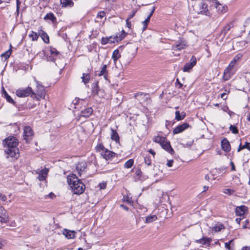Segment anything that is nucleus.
Here are the masks:
<instances>
[{"instance_id":"nucleus-33","label":"nucleus","mask_w":250,"mask_h":250,"mask_svg":"<svg viewBox=\"0 0 250 250\" xmlns=\"http://www.w3.org/2000/svg\"><path fill=\"white\" fill-rule=\"evenodd\" d=\"M166 139V137L157 136L154 137V141L157 143H159L160 145H161L163 142L165 141Z\"/></svg>"},{"instance_id":"nucleus-30","label":"nucleus","mask_w":250,"mask_h":250,"mask_svg":"<svg viewBox=\"0 0 250 250\" xmlns=\"http://www.w3.org/2000/svg\"><path fill=\"white\" fill-rule=\"evenodd\" d=\"M99 91L98 83L96 82L92 85V94L94 95H97Z\"/></svg>"},{"instance_id":"nucleus-31","label":"nucleus","mask_w":250,"mask_h":250,"mask_svg":"<svg viewBox=\"0 0 250 250\" xmlns=\"http://www.w3.org/2000/svg\"><path fill=\"white\" fill-rule=\"evenodd\" d=\"M82 79V82L85 84H86L89 82L90 76L89 73H83V76L81 77Z\"/></svg>"},{"instance_id":"nucleus-42","label":"nucleus","mask_w":250,"mask_h":250,"mask_svg":"<svg viewBox=\"0 0 250 250\" xmlns=\"http://www.w3.org/2000/svg\"><path fill=\"white\" fill-rule=\"evenodd\" d=\"M133 160L132 159H129L127 161H126L125 165L124 167L125 168H130L133 164Z\"/></svg>"},{"instance_id":"nucleus-52","label":"nucleus","mask_w":250,"mask_h":250,"mask_svg":"<svg viewBox=\"0 0 250 250\" xmlns=\"http://www.w3.org/2000/svg\"><path fill=\"white\" fill-rule=\"evenodd\" d=\"M193 143V141H190L188 142H187L186 144H183L184 147H190L192 146Z\"/></svg>"},{"instance_id":"nucleus-46","label":"nucleus","mask_w":250,"mask_h":250,"mask_svg":"<svg viewBox=\"0 0 250 250\" xmlns=\"http://www.w3.org/2000/svg\"><path fill=\"white\" fill-rule=\"evenodd\" d=\"M234 192V190L230 188H225L223 189V192L228 195H231Z\"/></svg>"},{"instance_id":"nucleus-53","label":"nucleus","mask_w":250,"mask_h":250,"mask_svg":"<svg viewBox=\"0 0 250 250\" xmlns=\"http://www.w3.org/2000/svg\"><path fill=\"white\" fill-rule=\"evenodd\" d=\"M99 187L101 189H104L106 187V183L105 182L101 183L99 184Z\"/></svg>"},{"instance_id":"nucleus-3","label":"nucleus","mask_w":250,"mask_h":250,"mask_svg":"<svg viewBox=\"0 0 250 250\" xmlns=\"http://www.w3.org/2000/svg\"><path fill=\"white\" fill-rule=\"evenodd\" d=\"M193 10L198 14L210 16V13L208 9V5L204 0H191Z\"/></svg>"},{"instance_id":"nucleus-49","label":"nucleus","mask_w":250,"mask_h":250,"mask_svg":"<svg viewBox=\"0 0 250 250\" xmlns=\"http://www.w3.org/2000/svg\"><path fill=\"white\" fill-rule=\"evenodd\" d=\"M105 15V13L104 11H100L97 14V18H100V19H102L104 17Z\"/></svg>"},{"instance_id":"nucleus-25","label":"nucleus","mask_w":250,"mask_h":250,"mask_svg":"<svg viewBox=\"0 0 250 250\" xmlns=\"http://www.w3.org/2000/svg\"><path fill=\"white\" fill-rule=\"evenodd\" d=\"M60 3L62 7H72L74 5V2L72 0H60Z\"/></svg>"},{"instance_id":"nucleus-10","label":"nucleus","mask_w":250,"mask_h":250,"mask_svg":"<svg viewBox=\"0 0 250 250\" xmlns=\"http://www.w3.org/2000/svg\"><path fill=\"white\" fill-rule=\"evenodd\" d=\"M0 219L1 223H7L9 220L7 212L2 206H0Z\"/></svg>"},{"instance_id":"nucleus-58","label":"nucleus","mask_w":250,"mask_h":250,"mask_svg":"<svg viewBox=\"0 0 250 250\" xmlns=\"http://www.w3.org/2000/svg\"><path fill=\"white\" fill-rule=\"evenodd\" d=\"M129 18H127V20H126V25H127V26L128 27V28H130L131 27V22L129 21Z\"/></svg>"},{"instance_id":"nucleus-5","label":"nucleus","mask_w":250,"mask_h":250,"mask_svg":"<svg viewBox=\"0 0 250 250\" xmlns=\"http://www.w3.org/2000/svg\"><path fill=\"white\" fill-rule=\"evenodd\" d=\"M125 37V32L123 31L122 34L118 37L117 35L111 36L109 37H103L101 40V43L105 45L107 43H113L121 41Z\"/></svg>"},{"instance_id":"nucleus-60","label":"nucleus","mask_w":250,"mask_h":250,"mask_svg":"<svg viewBox=\"0 0 250 250\" xmlns=\"http://www.w3.org/2000/svg\"><path fill=\"white\" fill-rule=\"evenodd\" d=\"M230 164L231 166V170H232V171L235 170V166H234V163L232 162H231Z\"/></svg>"},{"instance_id":"nucleus-8","label":"nucleus","mask_w":250,"mask_h":250,"mask_svg":"<svg viewBox=\"0 0 250 250\" xmlns=\"http://www.w3.org/2000/svg\"><path fill=\"white\" fill-rule=\"evenodd\" d=\"M187 46L186 42L183 39H180L172 45V49L175 51L181 50L185 49Z\"/></svg>"},{"instance_id":"nucleus-19","label":"nucleus","mask_w":250,"mask_h":250,"mask_svg":"<svg viewBox=\"0 0 250 250\" xmlns=\"http://www.w3.org/2000/svg\"><path fill=\"white\" fill-rule=\"evenodd\" d=\"M221 146L222 149L226 152H229L230 150L229 143L226 139H224L222 141Z\"/></svg>"},{"instance_id":"nucleus-6","label":"nucleus","mask_w":250,"mask_h":250,"mask_svg":"<svg viewBox=\"0 0 250 250\" xmlns=\"http://www.w3.org/2000/svg\"><path fill=\"white\" fill-rule=\"evenodd\" d=\"M16 95L19 97H25L29 96L33 97V94H34V91L32 88L28 86L25 88H20L16 91Z\"/></svg>"},{"instance_id":"nucleus-21","label":"nucleus","mask_w":250,"mask_h":250,"mask_svg":"<svg viewBox=\"0 0 250 250\" xmlns=\"http://www.w3.org/2000/svg\"><path fill=\"white\" fill-rule=\"evenodd\" d=\"M233 22H230L227 25H226L222 30L221 35L223 37H225L228 32L233 27Z\"/></svg>"},{"instance_id":"nucleus-39","label":"nucleus","mask_w":250,"mask_h":250,"mask_svg":"<svg viewBox=\"0 0 250 250\" xmlns=\"http://www.w3.org/2000/svg\"><path fill=\"white\" fill-rule=\"evenodd\" d=\"M39 35L36 32L32 31L29 34V37L32 39L33 41H36L38 40Z\"/></svg>"},{"instance_id":"nucleus-59","label":"nucleus","mask_w":250,"mask_h":250,"mask_svg":"<svg viewBox=\"0 0 250 250\" xmlns=\"http://www.w3.org/2000/svg\"><path fill=\"white\" fill-rule=\"evenodd\" d=\"M176 83H178L179 84V88H181L182 86H183V84H182L179 81V79H176Z\"/></svg>"},{"instance_id":"nucleus-7","label":"nucleus","mask_w":250,"mask_h":250,"mask_svg":"<svg viewBox=\"0 0 250 250\" xmlns=\"http://www.w3.org/2000/svg\"><path fill=\"white\" fill-rule=\"evenodd\" d=\"M145 116L143 117L142 122L143 125H144L146 128H148L150 127L152 125V118L151 116L150 112L148 110L147 108L145 109Z\"/></svg>"},{"instance_id":"nucleus-20","label":"nucleus","mask_w":250,"mask_h":250,"mask_svg":"<svg viewBox=\"0 0 250 250\" xmlns=\"http://www.w3.org/2000/svg\"><path fill=\"white\" fill-rule=\"evenodd\" d=\"M93 109L91 107H88L82 110L80 116L85 118L89 117L93 113Z\"/></svg>"},{"instance_id":"nucleus-55","label":"nucleus","mask_w":250,"mask_h":250,"mask_svg":"<svg viewBox=\"0 0 250 250\" xmlns=\"http://www.w3.org/2000/svg\"><path fill=\"white\" fill-rule=\"evenodd\" d=\"M173 160H169L167 161V165L168 167H172V166L173 165Z\"/></svg>"},{"instance_id":"nucleus-35","label":"nucleus","mask_w":250,"mask_h":250,"mask_svg":"<svg viewBox=\"0 0 250 250\" xmlns=\"http://www.w3.org/2000/svg\"><path fill=\"white\" fill-rule=\"evenodd\" d=\"M121 57L119 51L118 49L115 50L112 54V58L114 62H116Z\"/></svg>"},{"instance_id":"nucleus-63","label":"nucleus","mask_w":250,"mask_h":250,"mask_svg":"<svg viewBox=\"0 0 250 250\" xmlns=\"http://www.w3.org/2000/svg\"><path fill=\"white\" fill-rule=\"evenodd\" d=\"M241 220H242V219L241 218H237L235 219V221L237 223H238V224H240V223Z\"/></svg>"},{"instance_id":"nucleus-17","label":"nucleus","mask_w":250,"mask_h":250,"mask_svg":"<svg viewBox=\"0 0 250 250\" xmlns=\"http://www.w3.org/2000/svg\"><path fill=\"white\" fill-rule=\"evenodd\" d=\"M86 167V163L84 162H80L77 165L76 170L80 176L82 175V172L85 169Z\"/></svg>"},{"instance_id":"nucleus-62","label":"nucleus","mask_w":250,"mask_h":250,"mask_svg":"<svg viewBox=\"0 0 250 250\" xmlns=\"http://www.w3.org/2000/svg\"><path fill=\"white\" fill-rule=\"evenodd\" d=\"M244 149V148H242V146L241 143L240 144L239 146L237 149V152L240 151L242 149Z\"/></svg>"},{"instance_id":"nucleus-13","label":"nucleus","mask_w":250,"mask_h":250,"mask_svg":"<svg viewBox=\"0 0 250 250\" xmlns=\"http://www.w3.org/2000/svg\"><path fill=\"white\" fill-rule=\"evenodd\" d=\"M149 13L148 16H147L146 19L142 22L143 24V30H145L146 28L147 24L149 22L150 19L155 11V7L151 6L150 7H149Z\"/></svg>"},{"instance_id":"nucleus-1","label":"nucleus","mask_w":250,"mask_h":250,"mask_svg":"<svg viewBox=\"0 0 250 250\" xmlns=\"http://www.w3.org/2000/svg\"><path fill=\"white\" fill-rule=\"evenodd\" d=\"M18 140L15 137H8L3 141V145L6 148L5 152L7 157L17 158L19 155V150L17 147Z\"/></svg>"},{"instance_id":"nucleus-28","label":"nucleus","mask_w":250,"mask_h":250,"mask_svg":"<svg viewBox=\"0 0 250 250\" xmlns=\"http://www.w3.org/2000/svg\"><path fill=\"white\" fill-rule=\"evenodd\" d=\"M63 234L68 239L73 238L75 236V231H71V230L65 229L64 231L63 232Z\"/></svg>"},{"instance_id":"nucleus-51","label":"nucleus","mask_w":250,"mask_h":250,"mask_svg":"<svg viewBox=\"0 0 250 250\" xmlns=\"http://www.w3.org/2000/svg\"><path fill=\"white\" fill-rule=\"evenodd\" d=\"M250 143L248 142H245V144L244 145L242 146V148H247L248 150H250Z\"/></svg>"},{"instance_id":"nucleus-15","label":"nucleus","mask_w":250,"mask_h":250,"mask_svg":"<svg viewBox=\"0 0 250 250\" xmlns=\"http://www.w3.org/2000/svg\"><path fill=\"white\" fill-rule=\"evenodd\" d=\"M189 126V125L188 123H184L180 125H179L175 127L173 130V132L174 134H178L183 132L186 129L188 128Z\"/></svg>"},{"instance_id":"nucleus-64","label":"nucleus","mask_w":250,"mask_h":250,"mask_svg":"<svg viewBox=\"0 0 250 250\" xmlns=\"http://www.w3.org/2000/svg\"><path fill=\"white\" fill-rule=\"evenodd\" d=\"M226 94L225 93H222L221 94V97L222 98H223V99H226Z\"/></svg>"},{"instance_id":"nucleus-37","label":"nucleus","mask_w":250,"mask_h":250,"mask_svg":"<svg viewBox=\"0 0 250 250\" xmlns=\"http://www.w3.org/2000/svg\"><path fill=\"white\" fill-rule=\"evenodd\" d=\"M144 104L145 105H148L150 103L151 100L150 95L148 94L145 93L144 95Z\"/></svg>"},{"instance_id":"nucleus-23","label":"nucleus","mask_w":250,"mask_h":250,"mask_svg":"<svg viewBox=\"0 0 250 250\" xmlns=\"http://www.w3.org/2000/svg\"><path fill=\"white\" fill-rule=\"evenodd\" d=\"M216 8L219 13L223 14L227 12V6L220 3L219 2H216Z\"/></svg>"},{"instance_id":"nucleus-34","label":"nucleus","mask_w":250,"mask_h":250,"mask_svg":"<svg viewBox=\"0 0 250 250\" xmlns=\"http://www.w3.org/2000/svg\"><path fill=\"white\" fill-rule=\"evenodd\" d=\"M157 219V217L155 215H149L146 218L145 222L146 223H150L156 220Z\"/></svg>"},{"instance_id":"nucleus-11","label":"nucleus","mask_w":250,"mask_h":250,"mask_svg":"<svg viewBox=\"0 0 250 250\" xmlns=\"http://www.w3.org/2000/svg\"><path fill=\"white\" fill-rule=\"evenodd\" d=\"M233 67V64L229 63V66L225 69L223 77L225 81L228 80L230 78V75L233 73L232 70Z\"/></svg>"},{"instance_id":"nucleus-45","label":"nucleus","mask_w":250,"mask_h":250,"mask_svg":"<svg viewBox=\"0 0 250 250\" xmlns=\"http://www.w3.org/2000/svg\"><path fill=\"white\" fill-rule=\"evenodd\" d=\"M185 117V115H183V116L180 115V111H176L175 112V119L177 121H180L182 119H183Z\"/></svg>"},{"instance_id":"nucleus-26","label":"nucleus","mask_w":250,"mask_h":250,"mask_svg":"<svg viewBox=\"0 0 250 250\" xmlns=\"http://www.w3.org/2000/svg\"><path fill=\"white\" fill-rule=\"evenodd\" d=\"M39 35L41 36L43 42L46 43L49 42V38L48 35L42 30L39 31Z\"/></svg>"},{"instance_id":"nucleus-36","label":"nucleus","mask_w":250,"mask_h":250,"mask_svg":"<svg viewBox=\"0 0 250 250\" xmlns=\"http://www.w3.org/2000/svg\"><path fill=\"white\" fill-rule=\"evenodd\" d=\"M44 20H49L54 22L56 21V18L54 16V14L52 13H47L44 18Z\"/></svg>"},{"instance_id":"nucleus-61","label":"nucleus","mask_w":250,"mask_h":250,"mask_svg":"<svg viewBox=\"0 0 250 250\" xmlns=\"http://www.w3.org/2000/svg\"><path fill=\"white\" fill-rule=\"evenodd\" d=\"M242 250H250V246L243 247Z\"/></svg>"},{"instance_id":"nucleus-40","label":"nucleus","mask_w":250,"mask_h":250,"mask_svg":"<svg viewBox=\"0 0 250 250\" xmlns=\"http://www.w3.org/2000/svg\"><path fill=\"white\" fill-rule=\"evenodd\" d=\"M106 65H104L103 68H102L101 71H100V73L99 74V76L104 75V77L105 80H107V76L106 74Z\"/></svg>"},{"instance_id":"nucleus-27","label":"nucleus","mask_w":250,"mask_h":250,"mask_svg":"<svg viewBox=\"0 0 250 250\" xmlns=\"http://www.w3.org/2000/svg\"><path fill=\"white\" fill-rule=\"evenodd\" d=\"M111 139L112 140H114L117 143H119L120 141V138L119 136V135L117 131L115 130H114L113 129H111Z\"/></svg>"},{"instance_id":"nucleus-48","label":"nucleus","mask_w":250,"mask_h":250,"mask_svg":"<svg viewBox=\"0 0 250 250\" xmlns=\"http://www.w3.org/2000/svg\"><path fill=\"white\" fill-rule=\"evenodd\" d=\"M233 242V240H230L228 242H226L225 243V248L228 249V250H230V244Z\"/></svg>"},{"instance_id":"nucleus-24","label":"nucleus","mask_w":250,"mask_h":250,"mask_svg":"<svg viewBox=\"0 0 250 250\" xmlns=\"http://www.w3.org/2000/svg\"><path fill=\"white\" fill-rule=\"evenodd\" d=\"M2 96L6 100V101L14 105L15 104V102L11 98V97L8 94L4 88L2 87Z\"/></svg>"},{"instance_id":"nucleus-22","label":"nucleus","mask_w":250,"mask_h":250,"mask_svg":"<svg viewBox=\"0 0 250 250\" xmlns=\"http://www.w3.org/2000/svg\"><path fill=\"white\" fill-rule=\"evenodd\" d=\"M115 153L106 149L104 151L101 152L102 156L106 160L109 159L115 155Z\"/></svg>"},{"instance_id":"nucleus-56","label":"nucleus","mask_w":250,"mask_h":250,"mask_svg":"<svg viewBox=\"0 0 250 250\" xmlns=\"http://www.w3.org/2000/svg\"><path fill=\"white\" fill-rule=\"evenodd\" d=\"M5 243V241L0 238V249H2Z\"/></svg>"},{"instance_id":"nucleus-2","label":"nucleus","mask_w":250,"mask_h":250,"mask_svg":"<svg viewBox=\"0 0 250 250\" xmlns=\"http://www.w3.org/2000/svg\"><path fill=\"white\" fill-rule=\"evenodd\" d=\"M67 182L75 194H81L85 190V185L74 174L67 177Z\"/></svg>"},{"instance_id":"nucleus-12","label":"nucleus","mask_w":250,"mask_h":250,"mask_svg":"<svg viewBox=\"0 0 250 250\" xmlns=\"http://www.w3.org/2000/svg\"><path fill=\"white\" fill-rule=\"evenodd\" d=\"M48 172V169L46 168L41 170H40L39 169H37L36 171V173L37 174H38L39 175L38 177V179H39V180L41 181L45 180Z\"/></svg>"},{"instance_id":"nucleus-44","label":"nucleus","mask_w":250,"mask_h":250,"mask_svg":"<svg viewBox=\"0 0 250 250\" xmlns=\"http://www.w3.org/2000/svg\"><path fill=\"white\" fill-rule=\"evenodd\" d=\"M123 200V201L126 202H127L128 204H129L130 205H132V206H134V204H132V202L131 201V198L129 197V196L128 195L124 196Z\"/></svg>"},{"instance_id":"nucleus-50","label":"nucleus","mask_w":250,"mask_h":250,"mask_svg":"<svg viewBox=\"0 0 250 250\" xmlns=\"http://www.w3.org/2000/svg\"><path fill=\"white\" fill-rule=\"evenodd\" d=\"M0 199L2 201H5L7 200L6 196L0 192Z\"/></svg>"},{"instance_id":"nucleus-38","label":"nucleus","mask_w":250,"mask_h":250,"mask_svg":"<svg viewBox=\"0 0 250 250\" xmlns=\"http://www.w3.org/2000/svg\"><path fill=\"white\" fill-rule=\"evenodd\" d=\"M243 55L239 53L237 54L233 59L230 62H237L238 61H242Z\"/></svg>"},{"instance_id":"nucleus-18","label":"nucleus","mask_w":250,"mask_h":250,"mask_svg":"<svg viewBox=\"0 0 250 250\" xmlns=\"http://www.w3.org/2000/svg\"><path fill=\"white\" fill-rule=\"evenodd\" d=\"M247 210V208L245 206L237 207L235 209V213L237 216L243 215Z\"/></svg>"},{"instance_id":"nucleus-16","label":"nucleus","mask_w":250,"mask_h":250,"mask_svg":"<svg viewBox=\"0 0 250 250\" xmlns=\"http://www.w3.org/2000/svg\"><path fill=\"white\" fill-rule=\"evenodd\" d=\"M225 227L220 222H216L212 227V230L214 232H218L225 229Z\"/></svg>"},{"instance_id":"nucleus-43","label":"nucleus","mask_w":250,"mask_h":250,"mask_svg":"<svg viewBox=\"0 0 250 250\" xmlns=\"http://www.w3.org/2000/svg\"><path fill=\"white\" fill-rule=\"evenodd\" d=\"M11 54V50L9 49L8 50L6 51L5 53H2L1 55V57L2 58H5V59L6 60L10 57Z\"/></svg>"},{"instance_id":"nucleus-29","label":"nucleus","mask_w":250,"mask_h":250,"mask_svg":"<svg viewBox=\"0 0 250 250\" xmlns=\"http://www.w3.org/2000/svg\"><path fill=\"white\" fill-rule=\"evenodd\" d=\"M50 54L52 58H50V61L55 62L56 60V58L55 57L59 55V52L56 49L52 48L50 49Z\"/></svg>"},{"instance_id":"nucleus-4","label":"nucleus","mask_w":250,"mask_h":250,"mask_svg":"<svg viewBox=\"0 0 250 250\" xmlns=\"http://www.w3.org/2000/svg\"><path fill=\"white\" fill-rule=\"evenodd\" d=\"M35 81L36 83V92H34V94H33V97L40 101L41 99L45 98L46 92L44 86L41 83L36 80H35Z\"/></svg>"},{"instance_id":"nucleus-9","label":"nucleus","mask_w":250,"mask_h":250,"mask_svg":"<svg viewBox=\"0 0 250 250\" xmlns=\"http://www.w3.org/2000/svg\"><path fill=\"white\" fill-rule=\"evenodd\" d=\"M33 135L31 128L29 126H26L24 128L23 138L26 143L28 142L32 138Z\"/></svg>"},{"instance_id":"nucleus-57","label":"nucleus","mask_w":250,"mask_h":250,"mask_svg":"<svg viewBox=\"0 0 250 250\" xmlns=\"http://www.w3.org/2000/svg\"><path fill=\"white\" fill-rule=\"evenodd\" d=\"M202 241H203V242H202V243L204 244H209L210 242V239H209L208 238L206 239L205 240H203Z\"/></svg>"},{"instance_id":"nucleus-14","label":"nucleus","mask_w":250,"mask_h":250,"mask_svg":"<svg viewBox=\"0 0 250 250\" xmlns=\"http://www.w3.org/2000/svg\"><path fill=\"white\" fill-rule=\"evenodd\" d=\"M162 147L171 154L174 153V151L171 147L170 142L166 139L165 141L161 145Z\"/></svg>"},{"instance_id":"nucleus-41","label":"nucleus","mask_w":250,"mask_h":250,"mask_svg":"<svg viewBox=\"0 0 250 250\" xmlns=\"http://www.w3.org/2000/svg\"><path fill=\"white\" fill-rule=\"evenodd\" d=\"M107 148H105L103 145L101 144H98L96 146V150L100 152L101 153L102 152L104 151Z\"/></svg>"},{"instance_id":"nucleus-32","label":"nucleus","mask_w":250,"mask_h":250,"mask_svg":"<svg viewBox=\"0 0 250 250\" xmlns=\"http://www.w3.org/2000/svg\"><path fill=\"white\" fill-rule=\"evenodd\" d=\"M196 63H186L183 68V71L185 72H189L192 69Z\"/></svg>"},{"instance_id":"nucleus-47","label":"nucleus","mask_w":250,"mask_h":250,"mask_svg":"<svg viewBox=\"0 0 250 250\" xmlns=\"http://www.w3.org/2000/svg\"><path fill=\"white\" fill-rule=\"evenodd\" d=\"M229 129L233 134H237L238 132L237 127L234 125H230L229 126Z\"/></svg>"},{"instance_id":"nucleus-54","label":"nucleus","mask_w":250,"mask_h":250,"mask_svg":"<svg viewBox=\"0 0 250 250\" xmlns=\"http://www.w3.org/2000/svg\"><path fill=\"white\" fill-rule=\"evenodd\" d=\"M145 162L146 164L149 166L151 164V160L148 158L146 157L145 158Z\"/></svg>"}]
</instances>
